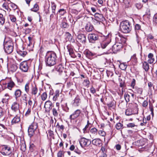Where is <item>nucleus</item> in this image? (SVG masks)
Wrapping results in <instances>:
<instances>
[{"mask_svg":"<svg viewBox=\"0 0 157 157\" xmlns=\"http://www.w3.org/2000/svg\"><path fill=\"white\" fill-rule=\"evenodd\" d=\"M57 61L56 53L53 52L48 51L45 57V62L46 66L51 67L55 65Z\"/></svg>","mask_w":157,"mask_h":157,"instance_id":"nucleus-1","label":"nucleus"},{"mask_svg":"<svg viewBox=\"0 0 157 157\" xmlns=\"http://www.w3.org/2000/svg\"><path fill=\"white\" fill-rule=\"evenodd\" d=\"M120 29L123 33H127L131 31L132 29V26L128 21H125L121 23Z\"/></svg>","mask_w":157,"mask_h":157,"instance_id":"nucleus-2","label":"nucleus"},{"mask_svg":"<svg viewBox=\"0 0 157 157\" xmlns=\"http://www.w3.org/2000/svg\"><path fill=\"white\" fill-rule=\"evenodd\" d=\"M4 47L5 52L8 54H10L13 51V44L10 41L4 42Z\"/></svg>","mask_w":157,"mask_h":157,"instance_id":"nucleus-3","label":"nucleus"},{"mask_svg":"<svg viewBox=\"0 0 157 157\" xmlns=\"http://www.w3.org/2000/svg\"><path fill=\"white\" fill-rule=\"evenodd\" d=\"M0 152L2 155L7 156L9 155L12 153L11 148L7 145L1 146Z\"/></svg>","mask_w":157,"mask_h":157,"instance_id":"nucleus-4","label":"nucleus"},{"mask_svg":"<svg viewBox=\"0 0 157 157\" xmlns=\"http://www.w3.org/2000/svg\"><path fill=\"white\" fill-rule=\"evenodd\" d=\"M81 146L82 147L87 146L91 143V141L84 138H81L79 140Z\"/></svg>","mask_w":157,"mask_h":157,"instance_id":"nucleus-5","label":"nucleus"},{"mask_svg":"<svg viewBox=\"0 0 157 157\" xmlns=\"http://www.w3.org/2000/svg\"><path fill=\"white\" fill-rule=\"evenodd\" d=\"M99 36L97 34L91 33L88 35V39L90 43H94L95 41L98 40Z\"/></svg>","mask_w":157,"mask_h":157,"instance_id":"nucleus-6","label":"nucleus"},{"mask_svg":"<svg viewBox=\"0 0 157 157\" xmlns=\"http://www.w3.org/2000/svg\"><path fill=\"white\" fill-rule=\"evenodd\" d=\"M20 68L23 72H27L29 68L28 62L26 61L21 62L20 64Z\"/></svg>","mask_w":157,"mask_h":157,"instance_id":"nucleus-7","label":"nucleus"},{"mask_svg":"<svg viewBox=\"0 0 157 157\" xmlns=\"http://www.w3.org/2000/svg\"><path fill=\"white\" fill-rule=\"evenodd\" d=\"M53 106V104L51 101L48 100L46 101L44 105L45 111L49 112Z\"/></svg>","mask_w":157,"mask_h":157,"instance_id":"nucleus-8","label":"nucleus"},{"mask_svg":"<svg viewBox=\"0 0 157 157\" xmlns=\"http://www.w3.org/2000/svg\"><path fill=\"white\" fill-rule=\"evenodd\" d=\"M123 45L121 44L116 43L114 44L112 47V50L114 53H116L119 51L122 48Z\"/></svg>","mask_w":157,"mask_h":157,"instance_id":"nucleus-9","label":"nucleus"},{"mask_svg":"<svg viewBox=\"0 0 157 157\" xmlns=\"http://www.w3.org/2000/svg\"><path fill=\"white\" fill-rule=\"evenodd\" d=\"M11 109L17 114H18L20 112L19 109V105L17 102H13L12 105Z\"/></svg>","mask_w":157,"mask_h":157,"instance_id":"nucleus-10","label":"nucleus"},{"mask_svg":"<svg viewBox=\"0 0 157 157\" xmlns=\"http://www.w3.org/2000/svg\"><path fill=\"white\" fill-rule=\"evenodd\" d=\"M77 39L81 43L85 44L86 42V36L83 34H79L77 36Z\"/></svg>","mask_w":157,"mask_h":157,"instance_id":"nucleus-11","label":"nucleus"},{"mask_svg":"<svg viewBox=\"0 0 157 157\" xmlns=\"http://www.w3.org/2000/svg\"><path fill=\"white\" fill-rule=\"evenodd\" d=\"M81 113V111L79 109H77L70 116V119L71 120H74L78 117Z\"/></svg>","mask_w":157,"mask_h":157,"instance_id":"nucleus-12","label":"nucleus"},{"mask_svg":"<svg viewBox=\"0 0 157 157\" xmlns=\"http://www.w3.org/2000/svg\"><path fill=\"white\" fill-rule=\"evenodd\" d=\"M148 58L149 59L147 60L148 63L151 64L153 63H155L157 61H155V59L154 57V55L152 53H149L148 55Z\"/></svg>","mask_w":157,"mask_h":157,"instance_id":"nucleus-13","label":"nucleus"},{"mask_svg":"<svg viewBox=\"0 0 157 157\" xmlns=\"http://www.w3.org/2000/svg\"><path fill=\"white\" fill-rule=\"evenodd\" d=\"M118 37H117L116 38V40L118 42V43L121 44L122 45L123 44H125L126 43V39L124 37H121L119 35Z\"/></svg>","mask_w":157,"mask_h":157,"instance_id":"nucleus-14","label":"nucleus"},{"mask_svg":"<svg viewBox=\"0 0 157 157\" xmlns=\"http://www.w3.org/2000/svg\"><path fill=\"white\" fill-rule=\"evenodd\" d=\"M94 17L95 18L94 20L97 21H102L103 19L104 18L102 14H99L98 13H95Z\"/></svg>","mask_w":157,"mask_h":157,"instance_id":"nucleus-15","label":"nucleus"},{"mask_svg":"<svg viewBox=\"0 0 157 157\" xmlns=\"http://www.w3.org/2000/svg\"><path fill=\"white\" fill-rule=\"evenodd\" d=\"M85 29L88 32L92 31L94 29V28L91 23H89L87 24L85 26Z\"/></svg>","mask_w":157,"mask_h":157,"instance_id":"nucleus-16","label":"nucleus"},{"mask_svg":"<svg viewBox=\"0 0 157 157\" xmlns=\"http://www.w3.org/2000/svg\"><path fill=\"white\" fill-rule=\"evenodd\" d=\"M142 68L146 72L148 71L149 69V65L148 62L144 61L142 62Z\"/></svg>","mask_w":157,"mask_h":157,"instance_id":"nucleus-17","label":"nucleus"},{"mask_svg":"<svg viewBox=\"0 0 157 157\" xmlns=\"http://www.w3.org/2000/svg\"><path fill=\"white\" fill-rule=\"evenodd\" d=\"M7 84L6 88H8L10 90H12V88L15 85L14 82L12 80H10L7 83H5L4 84V85H6Z\"/></svg>","mask_w":157,"mask_h":157,"instance_id":"nucleus-18","label":"nucleus"},{"mask_svg":"<svg viewBox=\"0 0 157 157\" xmlns=\"http://www.w3.org/2000/svg\"><path fill=\"white\" fill-rule=\"evenodd\" d=\"M84 54L87 57L90 59H91L92 57L94 55V53L88 50H86L84 52Z\"/></svg>","mask_w":157,"mask_h":157,"instance_id":"nucleus-19","label":"nucleus"},{"mask_svg":"<svg viewBox=\"0 0 157 157\" xmlns=\"http://www.w3.org/2000/svg\"><path fill=\"white\" fill-rule=\"evenodd\" d=\"M92 143L96 146H100L101 144V141L99 139H95L92 140Z\"/></svg>","mask_w":157,"mask_h":157,"instance_id":"nucleus-20","label":"nucleus"},{"mask_svg":"<svg viewBox=\"0 0 157 157\" xmlns=\"http://www.w3.org/2000/svg\"><path fill=\"white\" fill-rule=\"evenodd\" d=\"M17 68V67L16 64H12L10 65L9 70L10 71L13 72L16 71Z\"/></svg>","mask_w":157,"mask_h":157,"instance_id":"nucleus-21","label":"nucleus"},{"mask_svg":"<svg viewBox=\"0 0 157 157\" xmlns=\"http://www.w3.org/2000/svg\"><path fill=\"white\" fill-rule=\"evenodd\" d=\"M80 102V99L78 96H77L74 99L73 104L74 106H78Z\"/></svg>","mask_w":157,"mask_h":157,"instance_id":"nucleus-22","label":"nucleus"},{"mask_svg":"<svg viewBox=\"0 0 157 157\" xmlns=\"http://www.w3.org/2000/svg\"><path fill=\"white\" fill-rule=\"evenodd\" d=\"M21 91L20 89L16 90L14 93V95L15 96V98L16 99L19 97L21 95Z\"/></svg>","mask_w":157,"mask_h":157,"instance_id":"nucleus-23","label":"nucleus"},{"mask_svg":"<svg viewBox=\"0 0 157 157\" xmlns=\"http://www.w3.org/2000/svg\"><path fill=\"white\" fill-rule=\"evenodd\" d=\"M60 91L59 90H57L54 93V96L52 99L54 101H56L57 100L59 97V94Z\"/></svg>","mask_w":157,"mask_h":157,"instance_id":"nucleus-24","label":"nucleus"},{"mask_svg":"<svg viewBox=\"0 0 157 157\" xmlns=\"http://www.w3.org/2000/svg\"><path fill=\"white\" fill-rule=\"evenodd\" d=\"M20 121V117L18 116H16L12 120V124H13L18 123Z\"/></svg>","mask_w":157,"mask_h":157,"instance_id":"nucleus-25","label":"nucleus"},{"mask_svg":"<svg viewBox=\"0 0 157 157\" xmlns=\"http://www.w3.org/2000/svg\"><path fill=\"white\" fill-rule=\"evenodd\" d=\"M38 91V89L36 86H33L32 89L31 94L32 95L35 96L37 94Z\"/></svg>","mask_w":157,"mask_h":157,"instance_id":"nucleus-26","label":"nucleus"},{"mask_svg":"<svg viewBox=\"0 0 157 157\" xmlns=\"http://www.w3.org/2000/svg\"><path fill=\"white\" fill-rule=\"evenodd\" d=\"M56 69L57 71L60 73L63 72L64 70V68L62 65L59 64L56 66Z\"/></svg>","mask_w":157,"mask_h":157,"instance_id":"nucleus-27","label":"nucleus"},{"mask_svg":"<svg viewBox=\"0 0 157 157\" xmlns=\"http://www.w3.org/2000/svg\"><path fill=\"white\" fill-rule=\"evenodd\" d=\"M67 48L68 51L69 52V55L72 57H74V52L73 49L70 46H67Z\"/></svg>","mask_w":157,"mask_h":157,"instance_id":"nucleus-28","label":"nucleus"},{"mask_svg":"<svg viewBox=\"0 0 157 157\" xmlns=\"http://www.w3.org/2000/svg\"><path fill=\"white\" fill-rule=\"evenodd\" d=\"M35 130L33 129L30 127H29L28 129V132L29 135L31 137L34 134V132Z\"/></svg>","mask_w":157,"mask_h":157,"instance_id":"nucleus-29","label":"nucleus"},{"mask_svg":"<svg viewBox=\"0 0 157 157\" xmlns=\"http://www.w3.org/2000/svg\"><path fill=\"white\" fill-rule=\"evenodd\" d=\"M124 97L127 103L129 102L130 100L132 99L130 95L128 93H125L124 95Z\"/></svg>","mask_w":157,"mask_h":157,"instance_id":"nucleus-30","label":"nucleus"},{"mask_svg":"<svg viewBox=\"0 0 157 157\" xmlns=\"http://www.w3.org/2000/svg\"><path fill=\"white\" fill-rule=\"evenodd\" d=\"M123 5L126 8H128L130 6L129 0H123Z\"/></svg>","mask_w":157,"mask_h":157,"instance_id":"nucleus-31","label":"nucleus"},{"mask_svg":"<svg viewBox=\"0 0 157 157\" xmlns=\"http://www.w3.org/2000/svg\"><path fill=\"white\" fill-rule=\"evenodd\" d=\"M69 27L68 24L67 22L65 19H63L62 22V27L64 28H67Z\"/></svg>","mask_w":157,"mask_h":157,"instance_id":"nucleus-32","label":"nucleus"},{"mask_svg":"<svg viewBox=\"0 0 157 157\" xmlns=\"http://www.w3.org/2000/svg\"><path fill=\"white\" fill-rule=\"evenodd\" d=\"M32 128H33V129L36 130L37 128L38 125L37 123L34 122L29 126Z\"/></svg>","mask_w":157,"mask_h":157,"instance_id":"nucleus-33","label":"nucleus"},{"mask_svg":"<svg viewBox=\"0 0 157 157\" xmlns=\"http://www.w3.org/2000/svg\"><path fill=\"white\" fill-rule=\"evenodd\" d=\"M135 93L139 94H142L143 92V89L141 88L136 87L135 90Z\"/></svg>","mask_w":157,"mask_h":157,"instance_id":"nucleus-34","label":"nucleus"},{"mask_svg":"<svg viewBox=\"0 0 157 157\" xmlns=\"http://www.w3.org/2000/svg\"><path fill=\"white\" fill-rule=\"evenodd\" d=\"M5 19L3 15L0 13V25H3L5 23Z\"/></svg>","mask_w":157,"mask_h":157,"instance_id":"nucleus-35","label":"nucleus"},{"mask_svg":"<svg viewBox=\"0 0 157 157\" xmlns=\"http://www.w3.org/2000/svg\"><path fill=\"white\" fill-rule=\"evenodd\" d=\"M123 126L122 124L118 122L116 124L115 127L117 130H119L122 129L123 128Z\"/></svg>","mask_w":157,"mask_h":157,"instance_id":"nucleus-36","label":"nucleus"},{"mask_svg":"<svg viewBox=\"0 0 157 157\" xmlns=\"http://www.w3.org/2000/svg\"><path fill=\"white\" fill-rule=\"evenodd\" d=\"M120 68L123 70H125L127 67V65L125 63H121L119 66Z\"/></svg>","mask_w":157,"mask_h":157,"instance_id":"nucleus-37","label":"nucleus"},{"mask_svg":"<svg viewBox=\"0 0 157 157\" xmlns=\"http://www.w3.org/2000/svg\"><path fill=\"white\" fill-rule=\"evenodd\" d=\"M42 100L43 101H45L47 97V94L46 92L43 93L41 95Z\"/></svg>","mask_w":157,"mask_h":157,"instance_id":"nucleus-38","label":"nucleus"},{"mask_svg":"<svg viewBox=\"0 0 157 157\" xmlns=\"http://www.w3.org/2000/svg\"><path fill=\"white\" fill-rule=\"evenodd\" d=\"M25 90L26 93H28L29 91V83H27L25 86Z\"/></svg>","mask_w":157,"mask_h":157,"instance_id":"nucleus-39","label":"nucleus"},{"mask_svg":"<svg viewBox=\"0 0 157 157\" xmlns=\"http://www.w3.org/2000/svg\"><path fill=\"white\" fill-rule=\"evenodd\" d=\"M39 9V7L38 5L37 4H35L33 8L32 9V11L36 12Z\"/></svg>","mask_w":157,"mask_h":157,"instance_id":"nucleus-40","label":"nucleus"},{"mask_svg":"<svg viewBox=\"0 0 157 157\" xmlns=\"http://www.w3.org/2000/svg\"><path fill=\"white\" fill-rule=\"evenodd\" d=\"M149 108L150 111L151 112V114L152 116L154 115V109L153 105L151 103H150L149 104Z\"/></svg>","mask_w":157,"mask_h":157,"instance_id":"nucleus-41","label":"nucleus"},{"mask_svg":"<svg viewBox=\"0 0 157 157\" xmlns=\"http://www.w3.org/2000/svg\"><path fill=\"white\" fill-rule=\"evenodd\" d=\"M125 114L127 116H130L132 114L131 110L130 109H127L125 111Z\"/></svg>","mask_w":157,"mask_h":157,"instance_id":"nucleus-42","label":"nucleus"},{"mask_svg":"<svg viewBox=\"0 0 157 157\" xmlns=\"http://www.w3.org/2000/svg\"><path fill=\"white\" fill-rule=\"evenodd\" d=\"M9 16L10 19L12 22H15L16 21V19L14 16L12 15H10Z\"/></svg>","mask_w":157,"mask_h":157,"instance_id":"nucleus-43","label":"nucleus"},{"mask_svg":"<svg viewBox=\"0 0 157 157\" xmlns=\"http://www.w3.org/2000/svg\"><path fill=\"white\" fill-rule=\"evenodd\" d=\"M18 54L20 56L24 57L27 54V53L25 51H19L18 52Z\"/></svg>","mask_w":157,"mask_h":157,"instance_id":"nucleus-44","label":"nucleus"},{"mask_svg":"<svg viewBox=\"0 0 157 157\" xmlns=\"http://www.w3.org/2000/svg\"><path fill=\"white\" fill-rule=\"evenodd\" d=\"M109 44V42H104L101 44V48H105L107 46H108V44Z\"/></svg>","mask_w":157,"mask_h":157,"instance_id":"nucleus-45","label":"nucleus"},{"mask_svg":"<svg viewBox=\"0 0 157 157\" xmlns=\"http://www.w3.org/2000/svg\"><path fill=\"white\" fill-rule=\"evenodd\" d=\"M52 113L53 115L55 117H57L58 115L57 110L56 108H53L52 109Z\"/></svg>","mask_w":157,"mask_h":157,"instance_id":"nucleus-46","label":"nucleus"},{"mask_svg":"<svg viewBox=\"0 0 157 157\" xmlns=\"http://www.w3.org/2000/svg\"><path fill=\"white\" fill-rule=\"evenodd\" d=\"M98 134L102 136H105L106 135L105 132L103 130H99L98 132Z\"/></svg>","mask_w":157,"mask_h":157,"instance_id":"nucleus-47","label":"nucleus"},{"mask_svg":"<svg viewBox=\"0 0 157 157\" xmlns=\"http://www.w3.org/2000/svg\"><path fill=\"white\" fill-rule=\"evenodd\" d=\"M90 124V123H89V121H87V123L86 125L85 126V127L83 128V132L84 133H85L87 132V129L88 128L89 125Z\"/></svg>","mask_w":157,"mask_h":157,"instance_id":"nucleus-48","label":"nucleus"},{"mask_svg":"<svg viewBox=\"0 0 157 157\" xmlns=\"http://www.w3.org/2000/svg\"><path fill=\"white\" fill-rule=\"evenodd\" d=\"M97 129L95 128H91L90 130V132L92 134H95L97 133Z\"/></svg>","mask_w":157,"mask_h":157,"instance_id":"nucleus-49","label":"nucleus"},{"mask_svg":"<svg viewBox=\"0 0 157 157\" xmlns=\"http://www.w3.org/2000/svg\"><path fill=\"white\" fill-rule=\"evenodd\" d=\"M56 127L59 129H61L63 130L64 128V126L63 125H59V123H57L56 125Z\"/></svg>","mask_w":157,"mask_h":157,"instance_id":"nucleus-50","label":"nucleus"},{"mask_svg":"<svg viewBox=\"0 0 157 157\" xmlns=\"http://www.w3.org/2000/svg\"><path fill=\"white\" fill-rule=\"evenodd\" d=\"M5 113V110L0 107V118L2 117Z\"/></svg>","mask_w":157,"mask_h":157,"instance_id":"nucleus-51","label":"nucleus"},{"mask_svg":"<svg viewBox=\"0 0 157 157\" xmlns=\"http://www.w3.org/2000/svg\"><path fill=\"white\" fill-rule=\"evenodd\" d=\"M58 13H59L61 15H63L66 13V11L63 9H60L58 11Z\"/></svg>","mask_w":157,"mask_h":157,"instance_id":"nucleus-52","label":"nucleus"},{"mask_svg":"<svg viewBox=\"0 0 157 157\" xmlns=\"http://www.w3.org/2000/svg\"><path fill=\"white\" fill-rule=\"evenodd\" d=\"M140 28L141 26L140 25L138 24H136L135 27V30L136 31V34L137 33V31L138 30L140 29Z\"/></svg>","mask_w":157,"mask_h":157,"instance_id":"nucleus-53","label":"nucleus"},{"mask_svg":"<svg viewBox=\"0 0 157 157\" xmlns=\"http://www.w3.org/2000/svg\"><path fill=\"white\" fill-rule=\"evenodd\" d=\"M28 39L29 42V43L28 44V45L29 46H30L32 44L33 41V38L30 36H29L28 37Z\"/></svg>","mask_w":157,"mask_h":157,"instance_id":"nucleus-54","label":"nucleus"},{"mask_svg":"<svg viewBox=\"0 0 157 157\" xmlns=\"http://www.w3.org/2000/svg\"><path fill=\"white\" fill-rule=\"evenodd\" d=\"M77 6L78 7V8H77V11L80 12L82 7V5L81 4H77Z\"/></svg>","mask_w":157,"mask_h":157,"instance_id":"nucleus-55","label":"nucleus"},{"mask_svg":"<svg viewBox=\"0 0 157 157\" xmlns=\"http://www.w3.org/2000/svg\"><path fill=\"white\" fill-rule=\"evenodd\" d=\"M136 84V80L134 79H133L132 81L131 86L133 88H134V86Z\"/></svg>","mask_w":157,"mask_h":157,"instance_id":"nucleus-56","label":"nucleus"},{"mask_svg":"<svg viewBox=\"0 0 157 157\" xmlns=\"http://www.w3.org/2000/svg\"><path fill=\"white\" fill-rule=\"evenodd\" d=\"M131 60L134 62H136L137 61V59L136 57V54H134L132 56L131 59Z\"/></svg>","mask_w":157,"mask_h":157,"instance_id":"nucleus-57","label":"nucleus"},{"mask_svg":"<svg viewBox=\"0 0 157 157\" xmlns=\"http://www.w3.org/2000/svg\"><path fill=\"white\" fill-rule=\"evenodd\" d=\"M127 127L128 128H133L135 126V124L133 123H130L127 124Z\"/></svg>","mask_w":157,"mask_h":157,"instance_id":"nucleus-58","label":"nucleus"},{"mask_svg":"<svg viewBox=\"0 0 157 157\" xmlns=\"http://www.w3.org/2000/svg\"><path fill=\"white\" fill-rule=\"evenodd\" d=\"M58 157H63V152L62 151H59L57 154Z\"/></svg>","mask_w":157,"mask_h":157,"instance_id":"nucleus-59","label":"nucleus"},{"mask_svg":"<svg viewBox=\"0 0 157 157\" xmlns=\"http://www.w3.org/2000/svg\"><path fill=\"white\" fill-rule=\"evenodd\" d=\"M107 105L109 107L113 108L115 107V104L113 102H111L110 103L108 104Z\"/></svg>","mask_w":157,"mask_h":157,"instance_id":"nucleus-60","label":"nucleus"},{"mask_svg":"<svg viewBox=\"0 0 157 157\" xmlns=\"http://www.w3.org/2000/svg\"><path fill=\"white\" fill-rule=\"evenodd\" d=\"M84 84L86 86H87L90 84V81L88 79L84 80Z\"/></svg>","mask_w":157,"mask_h":157,"instance_id":"nucleus-61","label":"nucleus"},{"mask_svg":"<svg viewBox=\"0 0 157 157\" xmlns=\"http://www.w3.org/2000/svg\"><path fill=\"white\" fill-rule=\"evenodd\" d=\"M153 21L154 22L157 24V13L154 15L153 18Z\"/></svg>","mask_w":157,"mask_h":157,"instance_id":"nucleus-62","label":"nucleus"},{"mask_svg":"<svg viewBox=\"0 0 157 157\" xmlns=\"http://www.w3.org/2000/svg\"><path fill=\"white\" fill-rule=\"evenodd\" d=\"M135 6L138 9H140L142 7V6L140 3H136L135 4Z\"/></svg>","mask_w":157,"mask_h":157,"instance_id":"nucleus-63","label":"nucleus"},{"mask_svg":"<svg viewBox=\"0 0 157 157\" xmlns=\"http://www.w3.org/2000/svg\"><path fill=\"white\" fill-rule=\"evenodd\" d=\"M147 105H148L147 101L146 100L144 101L142 105H143V107H146L147 106Z\"/></svg>","mask_w":157,"mask_h":157,"instance_id":"nucleus-64","label":"nucleus"}]
</instances>
